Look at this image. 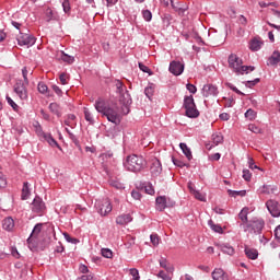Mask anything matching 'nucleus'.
I'll return each instance as SVG.
<instances>
[{"mask_svg":"<svg viewBox=\"0 0 280 280\" xmlns=\"http://www.w3.org/2000/svg\"><path fill=\"white\" fill-rule=\"evenodd\" d=\"M94 106L97 113H102L103 117H106V119L115 124V126H119V124H121V117L127 115L124 114V109L115 103L106 105V101L103 98H98Z\"/></svg>","mask_w":280,"mask_h":280,"instance_id":"nucleus-1","label":"nucleus"},{"mask_svg":"<svg viewBox=\"0 0 280 280\" xmlns=\"http://www.w3.org/2000/svg\"><path fill=\"white\" fill-rule=\"evenodd\" d=\"M228 62L230 69H233L234 73H237V75H244V73L248 74L249 71H255V67L244 66V61H242L237 55H230Z\"/></svg>","mask_w":280,"mask_h":280,"instance_id":"nucleus-2","label":"nucleus"},{"mask_svg":"<svg viewBox=\"0 0 280 280\" xmlns=\"http://www.w3.org/2000/svg\"><path fill=\"white\" fill-rule=\"evenodd\" d=\"M124 167H126L128 172H141V170L145 167V159L141 155L131 154L126 158Z\"/></svg>","mask_w":280,"mask_h":280,"instance_id":"nucleus-3","label":"nucleus"},{"mask_svg":"<svg viewBox=\"0 0 280 280\" xmlns=\"http://www.w3.org/2000/svg\"><path fill=\"white\" fill-rule=\"evenodd\" d=\"M184 106L186 108V117H190L191 119L198 117L200 113L196 108V103L194 102V96H186L184 100Z\"/></svg>","mask_w":280,"mask_h":280,"instance_id":"nucleus-4","label":"nucleus"},{"mask_svg":"<svg viewBox=\"0 0 280 280\" xmlns=\"http://www.w3.org/2000/svg\"><path fill=\"white\" fill-rule=\"evenodd\" d=\"M95 207L101 215H108L113 211V206L108 198L96 201Z\"/></svg>","mask_w":280,"mask_h":280,"instance_id":"nucleus-5","label":"nucleus"},{"mask_svg":"<svg viewBox=\"0 0 280 280\" xmlns=\"http://www.w3.org/2000/svg\"><path fill=\"white\" fill-rule=\"evenodd\" d=\"M244 231H249L250 233H261L264 230V221L259 219H254L249 222H247L246 225H244Z\"/></svg>","mask_w":280,"mask_h":280,"instance_id":"nucleus-6","label":"nucleus"},{"mask_svg":"<svg viewBox=\"0 0 280 280\" xmlns=\"http://www.w3.org/2000/svg\"><path fill=\"white\" fill-rule=\"evenodd\" d=\"M119 102L122 105L120 107L122 109V114L128 115V113H130V104H132V97H130V93H128V91L120 93Z\"/></svg>","mask_w":280,"mask_h":280,"instance_id":"nucleus-7","label":"nucleus"},{"mask_svg":"<svg viewBox=\"0 0 280 280\" xmlns=\"http://www.w3.org/2000/svg\"><path fill=\"white\" fill-rule=\"evenodd\" d=\"M16 40L20 47H32L36 44V38L34 36L23 33H20V35H18Z\"/></svg>","mask_w":280,"mask_h":280,"instance_id":"nucleus-8","label":"nucleus"},{"mask_svg":"<svg viewBox=\"0 0 280 280\" xmlns=\"http://www.w3.org/2000/svg\"><path fill=\"white\" fill-rule=\"evenodd\" d=\"M32 212L37 213L38 215H43L45 213V202L40 197H35L33 202H32Z\"/></svg>","mask_w":280,"mask_h":280,"instance_id":"nucleus-9","label":"nucleus"},{"mask_svg":"<svg viewBox=\"0 0 280 280\" xmlns=\"http://www.w3.org/2000/svg\"><path fill=\"white\" fill-rule=\"evenodd\" d=\"M27 84L25 82L18 80L14 85V92L19 95L20 100H27Z\"/></svg>","mask_w":280,"mask_h":280,"instance_id":"nucleus-10","label":"nucleus"},{"mask_svg":"<svg viewBox=\"0 0 280 280\" xmlns=\"http://www.w3.org/2000/svg\"><path fill=\"white\" fill-rule=\"evenodd\" d=\"M37 135L42 141H47L51 148H58V142L56 139H54V137H51L50 133H45L43 130L37 129Z\"/></svg>","mask_w":280,"mask_h":280,"instance_id":"nucleus-11","label":"nucleus"},{"mask_svg":"<svg viewBox=\"0 0 280 280\" xmlns=\"http://www.w3.org/2000/svg\"><path fill=\"white\" fill-rule=\"evenodd\" d=\"M266 207L269 213H271L273 218H279L280 215L279 202H277L276 200H268L266 202Z\"/></svg>","mask_w":280,"mask_h":280,"instance_id":"nucleus-12","label":"nucleus"},{"mask_svg":"<svg viewBox=\"0 0 280 280\" xmlns=\"http://www.w3.org/2000/svg\"><path fill=\"white\" fill-rule=\"evenodd\" d=\"M168 71L173 73V75H180L183 71H185V66L179 61H172Z\"/></svg>","mask_w":280,"mask_h":280,"instance_id":"nucleus-13","label":"nucleus"},{"mask_svg":"<svg viewBox=\"0 0 280 280\" xmlns=\"http://www.w3.org/2000/svg\"><path fill=\"white\" fill-rule=\"evenodd\" d=\"M218 86L213 85V84H206L202 88V95L203 97H215V95H218Z\"/></svg>","mask_w":280,"mask_h":280,"instance_id":"nucleus-14","label":"nucleus"},{"mask_svg":"<svg viewBox=\"0 0 280 280\" xmlns=\"http://www.w3.org/2000/svg\"><path fill=\"white\" fill-rule=\"evenodd\" d=\"M150 171L152 176L161 175V172H163V166L161 165V161L156 159L152 160Z\"/></svg>","mask_w":280,"mask_h":280,"instance_id":"nucleus-15","label":"nucleus"},{"mask_svg":"<svg viewBox=\"0 0 280 280\" xmlns=\"http://www.w3.org/2000/svg\"><path fill=\"white\" fill-rule=\"evenodd\" d=\"M211 276L213 280H229V275L222 268H215Z\"/></svg>","mask_w":280,"mask_h":280,"instance_id":"nucleus-16","label":"nucleus"},{"mask_svg":"<svg viewBox=\"0 0 280 280\" xmlns=\"http://www.w3.org/2000/svg\"><path fill=\"white\" fill-rule=\"evenodd\" d=\"M2 229L9 233L14 231V219H12V217L4 218L2 220Z\"/></svg>","mask_w":280,"mask_h":280,"instance_id":"nucleus-17","label":"nucleus"},{"mask_svg":"<svg viewBox=\"0 0 280 280\" xmlns=\"http://www.w3.org/2000/svg\"><path fill=\"white\" fill-rule=\"evenodd\" d=\"M261 45H264V42L261 40V38L256 37V38L250 40L249 49L252 51H259V49H261Z\"/></svg>","mask_w":280,"mask_h":280,"instance_id":"nucleus-18","label":"nucleus"},{"mask_svg":"<svg viewBox=\"0 0 280 280\" xmlns=\"http://www.w3.org/2000/svg\"><path fill=\"white\" fill-rule=\"evenodd\" d=\"M155 203L158 211H165V208L167 207V198H165V196H160L156 198Z\"/></svg>","mask_w":280,"mask_h":280,"instance_id":"nucleus-19","label":"nucleus"},{"mask_svg":"<svg viewBox=\"0 0 280 280\" xmlns=\"http://www.w3.org/2000/svg\"><path fill=\"white\" fill-rule=\"evenodd\" d=\"M42 231H43V223H37L34 226L31 236L27 238V243L31 244L32 240H34V237H38V235H40Z\"/></svg>","mask_w":280,"mask_h":280,"instance_id":"nucleus-20","label":"nucleus"},{"mask_svg":"<svg viewBox=\"0 0 280 280\" xmlns=\"http://www.w3.org/2000/svg\"><path fill=\"white\" fill-rule=\"evenodd\" d=\"M129 222H132V217L130 214H120L116 218V224H120L124 226V224H129Z\"/></svg>","mask_w":280,"mask_h":280,"instance_id":"nucleus-21","label":"nucleus"},{"mask_svg":"<svg viewBox=\"0 0 280 280\" xmlns=\"http://www.w3.org/2000/svg\"><path fill=\"white\" fill-rule=\"evenodd\" d=\"M160 267L164 268V270L171 275L174 272V265L170 264L166 258L160 259Z\"/></svg>","mask_w":280,"mask_h":280,"instance_id":"nucleus-22","label":"nucleus"},{"mask_svg":"<svg viewBox=\"0 0 280 280\" xmlns=\"http://www.w3.org/2000/svg\"><path fill=\"white\" fill-rule=\"evenodd\" d=\"M49 110L50 113H52V115H56L57 117H62V107H60L58 103H50Z\"/></svg>","mask_w":280,"mask_h":280,"instance_id":"nucleus-23","label":"nucleus"},{"mask_svg":"<svg viewBox=\"0 0 280 280\" xmlns=\"http://www.w3.org/2000/svg\"><path fill=\"white\" fill-rule=\"evenodd\" d=\"M179 148L183 151V154H185L186 159H188V161H191V159H194V155L191 154V149L187 147V143H179Z\"/></svg>","mask_w":280,"mask_h":280,"instance_id":"nucleus-24","label":"nucleus"},{"mask_svg":"<svg viewBox=\"0 0 280 280\" xmlns=\"http://www.w3.org/2000/svg\"><path fill=\"white\" fill-rule=\"evenodd\" d=\"M240 220L243 222L241 226H246V222H248V208H243L238 214Z\"/></svg>","mask_w":280,"mask_h":280,"instance_id":"nucleus-25","label":"nucleus"},{"mask_svg":"<svg viewBox=\"0 0 280 280\" xmlns=\"http://www.w3.org/2000/svg\"><path fill=\"white\" fill-rule=\"evenodd\" d=\"M245 255L248 259H257V257H259L257 249L250 247H245Z\"/></svg>","mask_w":280,"mask_h":280,"instance_id":"nucleus-26","label":"nucleus"},{"mask_svg":"<svg viewBox=\"0 0 280 280\" xmlns=\"http://www.w3.org/2000/svg\"><path fill=\"white\" fill-rule=\"evenodd\" d=\"M220 250L224 253L225 255H235V248L229 244H223L219 246Z\"/></svg>","mask_w":280,"mask_h":280,"instance_id":"nucleus-27","label":"nucleus"},{"mask_svg":"<svg viewBox=\"0 0 280 280\" xmlns=\"http://www.w3.org/2000/svg\"><path fill=\"white\" fill-rule=\"evenodd\" d=\"M280 62V52L279 51H273L272 56L269 58V65H279Z\"/></svg>","mask_w":280,"mask_h":280,"instance_id":"nucleus-28","label":"nucleus"},{"mask_svg":"<svg viewBox=\"0 0 280 280\" xmlns=\"http://www.w3.org/2000/svg\"><path fill=\"white\" fill-rule=\"evenodd\" d=\"M21 198L22 200H27L30 198V186L27 182H25L23 185Z\"/></svg>","mask_w":280,"mask_h":280,"instance_id":"nucleus-29","label":"nucleus"},{"mask_svg":"<svg viewBox=\"0 0 280 280\" xmlns=\"http://www.w3.org/2000/svg\"><path fill=\"white\" fill-rule=\"evenodd\" d=\"M223 141H224V137L222 136V133L212 135V143L214 145H220V143H222Z\"/></svg>","mask_w":280,"mask_h":280,"instance_id":"nucleus-30","label":"nucleus"},{"mask_svg":"<svg viewBox=\"0 0 280 280\" xmlns=\"http://www.w3.org/2000/svg\"><path fill=\"white\" fill-rule=\"evenodd\" d=\"M61 60L68 65H73V62H75V58L65 54V51H61Z\"/></svg>","mask_w":280,"mask_h":280,"instance_id":"nucleus-31","label":"nucleus"},{"mask_svg":"<svg viewBox=\"0 0 280 280\" xmlns=\"http://www.w3.org/2000/svg\"><path fill=\"white\" fill-rule=\"evenodd\" d=\"M245 117H246V119H249V121H254V119L257 118V112L249 108V109L246 110Z\"/></svg>","mask_w":280,"mask_h":280,"instance_id":"nucleus-32","label":"nucleus"},{"mask_svg":"<svg viewBox=\"0 0 280 280\" xmlns=\"http://www.w3.org/2000/svg\"><path fill=\"white\" fill-rule=\"evenodd\" d=\"M248 130H250V132H254V135H262L264 130H261L259 128V126L255 125V124H249L248 125Z\"/></svg>","mask_w":280,"mask_h":280,"instance_id":"nucleus-33","label":"nucleus"},{"mask_svg":"<svg viewBox=\"0 0 280 280\" xmlns=\"http://www.w3.org/2000/svg\"><path fill=\"white\" fill-rule=\"evenodd\" d=\"M229 196H232L233 198H237V196H241V198H244L246 196V190H228Z\"/></svg>","mask_w":280,"mask_h":280,"instance_id":"nucleus-34","label":"nucleus"},{"mask_svg":"<svg viewBox=\"0 0 280 280\" xmlns=\"http://www.w3.org/2000/svg\"><path fill=\"white\" fill-rule=\"evenodd\" d=\"M208 224H209L210 229H212V231H214V233H222L223 230H222V226L220 224L213 223L212 220H210L208 222Z\"/></svg>","mask_w":280,"mask_h":280,"instance_id":"nucleus-35","label":"nucleus"},{"mask_svg":"<svg viewBox=\"0 0 280 280\" xmlns=\"http://www.w3.org/2000/svg\"><path fill=\"white\" fill-rule=\"evenodd\" d=\"M110 187H115V189H124V184L117 179H109Z\"/></svg>","mask_w":280,"mask_h":280,"instance_id":"nucleus-36","label":"nucleus"},{"mask_svg":"<svg viewBox=\"0 0 280 280\" xmlns=\"http://www.w3.org/2000/svg\"><path fill=\"white\" fill-rule=\"evenodd\" d=\"M115 85H116V89H117V93H119V95L121 93H126V91H128V90H126V86H124V83L119 80H116Z\"/></svg>","mask_w":280,"mask_h":280,"instance_id":"nucleus-37","label":"nucleus"},{"mask_svg":"<svg viewBox=\"0 0 280 280\" xmlns=\"http://www.w3.org/2000/svg\"><path fill=\"white\" fill-rule=\"evenodd\" d=\"M45 14H46V21H48V22L54 21V19H56V14L54 13V11L50 8L46 9Z\"/></svg>","mask_w":280,"mask_h":280,"instance_id":"nucleus-38","label":"nucleus"},{"mask_svg":"<svg viewBox=\"0 0 280 280\" xmlns=\"http://www.w3.org/2000/svg\"><path fill=\"white\" fill-rule=\"evenodd\" d=\"M84 117H85V121H89V124H93V115L91 114V112L89 110V108H84Z\"/></svg>","mask_w":280,"mask_h":280,"instance_id":"nucleus-39","label":"nucleus"},{"mask_svg":"<svg viewBox=\"0 0 280 280\" xmlns=\"http://www.w3.org/2000/svg\"><path fill=\"white\" fill-rule=\"evenodd\" d=\"M144 94L147 95V97H152V95H154V85H149L144 89Z\"/></svg>","mask_w":280,"mask_h":280,"instance_id":"nucleus-40","label":"nucleus"},{"mask_svg":"<svg viewBox=\"0 0 280 280\" xmlns=\"http://www.w3.org/2000/svg\"><path fill=\"white\" fill-rule=\"evenodd\" d=\"M62 9L66 14H69V12L71 11V3L69 2V0L62 1Z\"/></svg>","mask_w":280,"mask_h":280,"instance_id":"nucleus-41","label":"nucleus"},{"mask_svg":"<svg viewBox=\"0 0 280 280\" xmlns=\"http://www.w3.org/2000/svg\"><path fill=\"white\" fill-rule=\"evenodd\" d=\"M37 89H38V91H39L43 95H45V93H47V91H49V88L47 86V84H45V83H43V82L38 83Z\"/></svg>","mask_w":280,"mask_h":280,"instance_id":"nucleus-42","label":"nucleus"},{"mask_svg":"<svg viewBox=\"0 0 280 280\" xmlns=\"http://www.w3.org/2000/svg\"><path fill=\"white\" fill-rule=\"evenodd\" d=\"M192 196L197 199L200 200V202H206L207 198L205 197V195H202L201 192H199L198 190L194 191Z\"/></svg>","mask_w":280,"mask_h":280,"instance_id":"nucleus-43","label":"nucleus"},{"mask_svg":"<svg viewBox=\"0 0 280 280\" xmlns=\"http://www.w3.org/2000/svg\"><path fill=\"white\" fill-rule=\"evenodd\" d=\"M102 255L106 258V259H112L113 258V250L108 249V248H103L102 249Z\"/></svg>","mask_w":280,"mask_h":280,"instance_id":"nucleus-44","label":"nucleus"},{"mask_svg":"<svg viewBox=\"0 0 280 280\" xmlns=\"http://www.w3.org/2000/svg\"><path fill=\"white\" fill-rule=\"evenodd\" d=\"M63 237L65 240H67L70 244H78V238H73L71 237V235H69V233H63Z\"/></svg>","mask_w":280,"mask_h":280,"instance_id":"nucleus-45","label":"nucleus"},{"mask_svg":"<svg viewBox=\"0 0 280 280\" xmlns=\"http://www.w3.org/2000/svg\"><path fill=\"white\" fill-rule=\"evenodd\" d=\"M162 5L164 8H170V5H172V9L176 10V5H174V0H163Z\"/></svg>","mask_w":280,"mask_h":280,"instance_id":"nucleus-46","label":"nucleus"},{"mask_svg":"<svg viewBox=\"0 0 280 280\" xmlns=\"http://www.w3.org/2000/svg\"><path fill=\"white\" fill-rule=\"evenodd\" d=\"M77 280H95V276H93V273L90 272L81 276L80 278H77Z\"/></svg>","mask_w":280,"mask_h":280,"instance_id":"nucleus-47","label":"nucleus"},{"mask_svg":"<svg viewBox=\"0 0 280 280\" xmlns=\"http://www.w3.org/2000/svg\"><path fill=\"white\" fill-rule=\"evenodd\" d=\"M142 16L144 21H152V12L150 10L142 11Z\"/></svg>","mask_w":280,"mask_h":280,"instance_id":"nucleus-48","label":"nucleus"},{"mask_svg":"<svg viewBox=\"0 0 280 280\" xmlns=\"http://www.w3.org/2000/svg\"><path fill=\"white\" fill-rule=\"evenodd\" d=\"M243 178L244 180H247V182H249L250 178H253V174H250L249 170H243Z\"/></svg>","mask_w":280,"mask_h":280,"instance_id":"nucleus-49","label":"nucleus"},{"mask_svg":"<svg viewBox=\"0 0 280 280\" xmlns=\"http://www.w3.org/2000/svg\"><path fill=\"white\" fill-rule=\"evenodd\" d=\"M150 240H151V244H153V246H159V235L158 234H151Z\"/></svg>","mask_w":280,"mask_h":280,"instance_id":"nucleus-50","label":"nucleus"},{"mask_svg":"<svg viewBox=\"0 0 280 280\" xmlns=\"http://www.w3.org/2000/svg\"><path fill=\"white\" fill-rule=\"evenodd\" d=\"M7 102L10 104L13 110H19V105H16V103H14L10 96H7Z\"/></svg>","mask_w":280,"mask_h":280,"instance_id":"nucleus-51","label":"nucleus"},{"mask_svg":"<svg viewBox=\"0 0 280 280\" xmlns=\"http://www.w3.org/2000/svg\"><path fill=\"white\" fill-rule=\"evenodd\" d=\"M158 277L160 279H163V280H172V277L167 276V273H165V271L161 270L159 273H158Z\"/></svg>","mask_w":280,"mask_h":280,"instance_id":"nucleus-52","label":"nucleus"},{"mask_svg":"<svg viewBox=\"0 0 280 280\" xmlns=\"http://www.w3.org/2000/svg\"><path fill=\"white\" fill-rule=\"evenodd\" d=\"M139 69L141 71H143V73H149L150 75H152V73L150 72V68H148V66H145V65H143L141 62H139Z\"/></svg>","mask_w":280,"mask_h":280,"instance_id":"nucleus-53","label":"nucleus"},{"mask_svg":"<svg viewBox=\"0 0 280 280\" xmlns=\"http://www.w3.org/2000/svg\"><path fill=\"white\" fill-rule=\"evenodd\" d=\"M131 277H133V280H139V270L135 269V268H131L129 270Z\"/></svg>","mask_w":280,"mask_h":280,"instance_id":"nucleus-54","label":"nucleus"},{"mask_svg":"<svg viewBox=\"0 0 280 280\" xmlns=\"http://www.w3.org/2000/svg\"><path fill=\"white\" fill-rule=\"evenodd\" d=\"M59 80L61 82V84H68L67 80H69V75L67 73H61L59 77Z\"/></svg>","mask_w":280,"mask_h":280,"instance_id":"nucleus-55","label":"nucleus"},{"mask_svg":"<svg viewBox=\"0 0 280 280\" xmlns=\"http://www.w3.org/2000/svg\"><path fill=\"white\" fill-rule=\"evenodd\" d=\"M5 185H8V180L5 179L3 173H0V188L5 187Z\"/></svg>","mask_w":280,"mask_h":280,"instance_id":"nucleus-56","label":"nucleus"},{"mask_svg":"<svg viewBox=\"0 0 280 280\" xmlns=\"http://www.w3.org/2000/svg\"><path fill=\"white\" fill-rule=\"evenodd\" d=\"M131 197L133 200H141V192H139V190H132Z\"/></svg>","mask_w":280,"mask_h":280,"instance_id":"nucleus-57","label":"nucleus"},{"mask_svg":"<svg viewBox=\"0 0 280 280\" xmlns=\"http://www.w3.org/2000/svg\"><path fill=\"white\" fill-rule=\"evenodd\" d=\"M145 194H149V196H153L154 194V187H152V185H147L144 187Z\"/></svg>","mask_w":280,"mask_h":280,"instance_id":"nucleus-58","label":"nucleus"},{"mask_svg":"<svg viewBox=\"0 0 280 280\" xmlns=\"http://www.w3.org/2000/svg\"><path fill=\"white\" fill-rule=\"evenodd\" d=\"M173 163H174V165H176L177 167H185V165H187V164H185V162H183V161H180V160H177V159H174V158H173Z\"/></svg>","mask_w":280,"mask_h":280,"instance_id":"nucleus-59","label":"nucleus"},{"mask_svg":"<svg viewBox=\"0 0 280 280\" xmlns=\"http://www.w3.org/2000/svg\"><path fill=\"white\" fill-rule=\"evenodd\" d=\"M186 89H187V91H189V93H192V94H195L196 91H198V89H196V85L190 84V83H188V84L186 85Z\"/></svg>","mask_w":280,"mask_h":280,"instance_id":"nucleus-60","label":"nucleus"},{"mask_svg":"<svg viewBox=\"0 0 280 280\" xmlns=\"http://www.w3.org/2000/svg\"><path fill=\"white\" fill-rule=\"evenodd\" d=\"M79 271L82 273V275H89V267H86V265H81L79 267Z\"/></svg>","mask_w":280,"mask_h":280,"instance_id":"nucleus-61","label":"nucleus"},{"mask_svg":"<svg viewBox=\"0 0 280 280\" xmlns=\"http://www.w3.org/2000/svg\"><path fill=\"white\" fill-rule=\"evenodd\" d=\"M163 24L166 25V27H168L170 25V21H172V18L170 15H164L162 18Z\"/></svg>","mask_w":280,"mask_h":280,"instance_id":"nucleus-62","label":"nucleus"},{"mask_svg":"<svg viewBox=\"0 0 280 280\" xmlns=\"http://www.w3.org/2000/svg\"><path fill=\"white\" fill-rule=\"evenodd\" d=\"M52 91L61 97L62 95V90L58 85H52Z\"/></svg>","mask_w":280,"mask_h":280,"instance_id":"nucleus-63","label":"nucleus"},{"mask_svg":"<svg viewBox=\"0 0 280 280\" xmlns=\"http://www.w3.org/2000/svg\"><path fill=\"white\" fill-rule=\"evenodd\" d=\"M275 237L280 242V225H278L275 230Z\"/></svg>","mask_w":280,"mask_h":280,"instance_id":"nucleus-64","label":"nucleus"}]
</instances>
